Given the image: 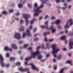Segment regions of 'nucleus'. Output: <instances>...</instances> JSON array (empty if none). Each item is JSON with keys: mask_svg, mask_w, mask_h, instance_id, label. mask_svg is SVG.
Wrapping results in <instances>:
<instances>
[{"mask_svg": "<svg viewBox=\"0 0 73 73\" xmlns=\"http://www.w3.org/2000/svg\"><path fill=\"white\" fill-rule=\"evenodd\" d=\"M22 43H23V41H20L19 42V44H22Z\"/></svg>", "mask_w": 73, "mask_h": 73, "instance_id": "40", "label": "nucleus"}, {"mask_svg": "<svg viewBox=\"0 0 73 73\" xmlns=\"http://www.w3.org/2000/svg\"><path fill=\"white\" fill-rule=\"evenodd\" d=\"M14 37L18 40H20L21 38L20 34L19 33H15L14 35Z\"/></svg>", "mask_w": 73, "mask_h": 73, "instance_id": "9", "label": "nucleus"}, {"mask_svg": "<svg viewBox=\"0 0 73 73\" xmlns=\"http://www.w3.org/2000/svg\"><path fill=\"white\" fill-rule=\"evenodd\" d=\"M68 23L69 21H68L67 22L66 25L64 26V28L65 29H68L69 27V26H68Z\"/></svg>", "mask_w": 73, "mask_h": 73, "instance_id": "16", "label": "nucleus"}, {"mask_svg": "<svg viewBox=\"0 0 73 73\" xmlns=\"http://www.w3.org/2000/svg\"><path fill=\"white\" fill-rule=\"evenodd\" d=\"M19 8H22V7H23V5L21 4H19Z\"/></svg>", "mask_w": 73, "mask_h": 73, "instance_id": "28", "label": "nucleus"}, {"mask_svg": "<svg viewBox=\"0 0 73 73\" xmlns=\"http://www.w3.org/2000/svg\"><path fill=\"white\" fill-rule=\"evenodd\" d=\"M42 58V56L41 55H39L38 56V58L40 60H41V59Z\"/></svg>", "mask_w": 73, "mask_h": 73, "instance_id": "21", "label": "nucleus"}, {"mask_svg": "<svg viewBox=\"0 0 73 73\" xmlns=\"http://www.w3.org/2000/svg\"><path fill=\"white\" fill-rule=\"evenodd\" d=\"M18 53H19V54H20L21 53V51H18Z\"/></svg>", "mask_w": 73, "mask_h": 73, "instance_id": "60", "label": "nucleus"}, {"mask_svg": "<svg viewBox=\"0 0 73 73\" xmlns=\"http://www.w3.org/2000/svg\"><path fill=\"white\" fill-rule=\"evenodd\" d=\"M48 18H49V16L48 15H46L44 18V19L45 20L46 19H48Z\"/></svg>", "mask_w": 73, "mask_h": 73, "instance_id": "36", "label": "nucleus"}, {"mask_svg": "<svg viewBox=\"0 0 73 73\" xmlns=\"http://www.w3.org/2000/svg\"><path fill=\"white\" fill-rule=\"evenodd\" d=\"M16 15L17 16H19L20 15V13H16Z\"/></svg>", "mask_w": 73, "mask_h": 73, "instance_id": "54", "label": "nucleus"}, {"mask_svg": "<svg viewBox=\"0 0 73 73\" xmlns=\"http://www.w3.org/2000/svg\"><path fill=\"white\" fill-rule=\"evenodd\" d=\"M5 50L7 51V50H9V51H12V49L11 48H9L7 46L5 47L4 48Z\"/></svg>", "mask_w": 73, "mask_h": 73, "instance_id": "11", "label": "nucleus"}, {"mask_svg": "<svg viewBox=\"0 0 73 73\" xmlns=\"http://www.w3.org/2000/svg\"><path fill=\"white\" fill-rule=\"evenodd\" d=\"M32 26H31L30 27V29H32Z\"/></svg>", "mask_w": 73, "mask_h": 73, "instance_id": "64", "label": "nucleus"}, {"mask_svg": "<svg viewBox=\"0 0 73 73\" xmlns=\"http://www.w3.org/2000/svg\"><path fill=\"white\" fill-rule=\"evenodd\" d=\"M59 29H61V28H62V27H61L59 25L58 27Z\"/></svg>", "mask_w": 73, "mask_h": 73, "instance_id": "44", "label": "nucleus"}, {"mask_svg": "<svg viewBox=\"0 0 73 73\" xmlns=\"http://www.w3.org/2000/svg\"><path fill=\"white\" fill-rule=\"evenodd\" d=\"M69 21L70 23V26H71L72 25H73V20L72 19H70L69 20Z\"/></svg>", "mask_w": 73, "mask_h": 73, "instance_id": "18", "label": "nucleus"}, {"mask_svg": "<svg viewBox=\"0 0 73 73\" xmlns=\"http://www.w3.org/2000/svg\"><path fill=\"white\" fill-rule=\"evenodd\" d=\"M0 62H1V65L2 67H4L5 66V64L3 62L4 61V59L3 57L1 54H0Z\"/></svg>", "mask_w": 73, "mask_h": 73, "instance_id": "6", "label": "nucleus"}, {"mask_svg": "<svg viewBox=\"0 0 73 73\" xmlns=\"http://www.w3.org/2000/svg\"><path fill=\"white\" fill-rule=\"evenodd\" d=\"M44 24L45 25H42L40 26V28H42V29H44V28H46L47 29H49V28H48V22L47 21H46L44 23Z\"/></svg>", "mask_w": 73, "mask_h": 73, "instance_id": "7", "label": "nucleus"}, {"mask_svg": "<svg viewBox=\"0 0 73 73\" xmlns=\"http://www.w3.org/2000/svg\"><path fill=\"white\" fill-rule=\"evenodd\" d=\"M68 33V31H67V30H66L65 31V33Z\"/></svg>", "mask_w": 73, "mask_h": 73, "instance_id": "53", "label": "nucleus"}, {"mask_svg": "<svg viewBox=\"0 0 73 73\" xmlns=\"http://www.w3.org/2000/svg\"><path fill=\"white\" fill-rule=\"evenodd\" d=\"M71 0H67V2H69L70 1H71Z\"/></svg>", "mask_w": 73, "mask_h": 73, "instance_id": "61", "label": "nucleus"}, {"mask_svg": "<svg viewBox=\"0 0 73 73\" xmlns=\"http://www.w3.org/2000/svg\"><path fill=\"white\" fill-rule=\"evenodd\" d=\"M11 46L14 49H17V46L15 44H12L11 45Z\"/></svg>", "mask_w": 73, "mask_h": 73, "instance_id": "14", "label": "nucleus"}, {"mask_svg": "<svg viewBox=\"0 0 73 73\" xmlns=\"http://www.w3.org/2000/svg\"><path fill=\"white\" fill-rule=\"evenodd\" d=\"M34 7L35 8H37L38 6L37 5V3H35L34 4Z\"/></svg>", "mask_w": 73, "mask_h": 73, "instance_id": "23", "label": "nucleus"}, {"mask_svg": "<svg viewBox=\"0 0 73 73\" xmlns=\"http://www.w3.org/2000/svg\"><path fill=\"white\" fill-rule=\"evenodd\" d=\"M56 32V29H53L52 30V33H54V32Z\"/></svg>", "mask_w": 73, "mask_h": 73, "instance_id": "35", "label": "nucleus"}, {"mask_svg": "<svg viewBox=\"0 0 73 73\" xmlns=\"http://www.w3.org/2000/svg\"><path fill=\"white\" fill-rule=\"evenodd\" d=\"M24 23V21L23 20H21L20 21V23L21 24H22L23 23Z\"/></svg>", "mask_w": 73, "mask_h": 73, "instance_id": "31", "label": "nucleus"}, {"mask_svg": "<svg viewBox=\"0 0 73 73\" xmlns=\"http://www.w3.org/2000/svg\"><path fill=\"white\" fill-rule=\"evenodd\" d=\"M27 46H28V44H25L24 46V47L25 48H27Z\"/></svg>", "mask_w": 73, "mask_h": 73, "instance_id": "29", "label": "nucleus"}, {"mask_svg": "<svg viewBox=\"0 0 73 73\" xmlns=\"http://www.w3.org/2000/svg\"><path fill=\"white\" fill-rule=\"evenodd\" d=\"M53 61L54 62H56V59H53Z\"/></svg>", "mask_w": 73, "mask_h": 73, "instance_id": "45", "label": "nucleus"}, {"mask_svg": "<svg viewBox=\"0 0 73 73\" xmlns=\"http://www.w3.org/2000/svg\"><path fill=\"white\" fill-rule=\"evenodd\" d=\"M49 41L50 42H52L53 41V39H49Z\"/></svg>", "mask_w": 73, "mask_h": 73, "instance_id": "43", "label": "nucleus"}, {"mask_svg": "<svg viewBox=\"0 0 73 73\" xmlns=\"http://www.w3.org/2000/svg\"><path fill=\"white\" fill-rule=\"evenodd\" d=\"M10 60H11V61H14L15 60V58L14 57H11L10 58Z\"/></svg>", "mask_w": 73, "mask_h": 73, "instance_id": "26", "label": "nucleus"}, {"mask_svg": "<svg viewBox=\"0 0 73 73\" xmlns=\"http://www.w3.org/2000/svg\"><path fill=\"white\" fill-rule=\"evenodd\" d=\"M16 64L18 66H20V62H18Z\"/></svg>", "mask_w": 73, "mask_h": 73, "instance_id": "30", "label": "nucleus"}, {"mask_svg": "<svg viewBox=\"0 0 73 73\" xmlns=\"http://www.w3.org/2000/svg\"><path fill=\"white\" fill-rule=\"evenodd\" d=\"M37 36V34H35L34 35V36L36 37V36Z\"/></svg>", "mask_w": 73, "mask_h": 73, "instance_id": "62", "label": "nucleus"}, {"mask_svg": "<svg viewBox=\"0 0 73 73\" xmlns=\"http://www.w3.org/2000/svg\"><path fill=\"white\" fill-rule=\"evenodd\" d=\"M36 30H37V29H35L33 31L34 32H36Z\"/></svg>", "mask_w": 73, "mask_h": 73, "instance_id": "52", "label": "nucleus"}, {"mask_svg": "<svg viewBox=\"0 0 73 73\" xmlns=\"http://www.w3.org/2000/svg\"><path fill=\"white\" fill-rule=\"evenodd\" d=\"M19 70L21 72H25V71H26V72H27V73H31L29 72V68H27L23 69L22 67H21L19 69Z\"/></svg>", "mask_w": 73, "mask_h": 73, "instance_id": "8", "label": "nucleus"}, {"mask_svg": "<svg viewBox=\"0 0 73 73\" xmlns=\"http://www.w3.org/2000/svg\"><path fill=\"white\" fill-rule=\"evenodd\" d=\"M49 54H47L46 55V57H49Z\"/></svg>", "mask_w": 73, "mask_h": 73, "instance_id": "57", "label": "nucleus"}, {"mask_svg": "<svg viewBox=\"0 0 73 73\" xmlns=\"http://www.w3.org/2000/svg\"><path fill=\"white\" fill-rule=\"evenodd\" d=\"M32 47H30V48H28V50H32Z\"/></svg>", "mask_w": 73, "mask_h": 73, "instance_id": "49", "label": "nucleus"}, {"mask_svg": "<svg viewBox=\"0 0 73 73\" xmlns=\"http://www.w3.org/2000/svg\"><path fill=\"white\" fill-rule=\"evenodd\" d=\"M63 50L64 51H65V50H66V48H64L63 49Z\"/></svg>", "mask_w": 73, "mask_h": 73, "instance_id": "56", "label": "nucleus"}, {"mask_svg": "<svg viewBox=\"0 0 73 73\" xmlns=\"http://www.w3.org/2000/svg\"><path fill=\"white\" fill-rule=\"evenodd\" d=\"M51 19L52 20H54V19H55V17H51Z\"/></svg>", "mask_w": 73, "mask_h": 73, "instance_id": "46", "label": "nucleus"}, {"mask_svg": "<svg viewBox=\"0 0 73 73\" xmlns=\"http://www.w3.org/2000/svg\"><path fill=\"white\" fill-rule=\"evenodd\" d=\"M23 17L26 20V25L27 26V25H28V18H29V17H31V15L28 14H25L23 15Z\"/></svg>", "mask_w": 73, "mask_h": 73, "instance_id": "4", "label": "nucleus"}, {"mask_svg": "<svg viewBox=\"0 0 73 73\" xmlns=\"http://www.w3.org/2000/svg\"><path fill=\"white\" fill-rule=\"evenodd\" d=\"M9 12L11 13L13 12V10H9Z\"/></svg>", "mask_w": 73, "mask_h": 73, "instance_id": "39", "label": "nucleus"}, {"mask_svg": "<svg viewBox=\"0 0 73 73\" xmlns=\"http://www.w3.org/2000/svg\"><path fill=\"white\" fill-rule=\"evenodd\" d=\"M60 0H56V3H59V2H60Z\"/></svg>", "mask_w": 73, "mask_h": 73, "instance_id": "48", "label": "nucleus"}, {"mask_svg": "<svg viewBox=\"0 0 73 73\" xmlns=\"http://www.w3.org/2000/svg\"><path fill=\"white\" fill-rule=\"evenodd\" d=\"M28 6L29 8H31L32 5L31 4H28Z\"/></svg>", "mask_w": 73, "mask_h": 73, "instance_id": "32", "label": "nucleus"}, {"mask_svg": "<svg viewBox=\"0 0 73 73\" xmlns=\"http://www.w3.org/2000/svg\"><path fill=\"white\" fill-rule=\"evenodd\" d=\"M48 0H44L43 1V0H41L42 2V4L41 5H40L38 9H34V12H35V15H34V16H38V15L39 13H41L42 12V11L41 10L39 11L40 9L42 8H43L44 7V6L42 4L44 3H45L46 2H48Z\"/></svg>", "mask_w": 73, "mask_h": 73, "instance_id": "2", "label": "nucleus"}, {"mask_svg": "<svg viewBox=\"0 0 73 73\" xmlns=\"http://www.w3.org/2000/svg\"><path fill=\"white\" fill-rule=\"evenodd\" d=\"M42 49H44V44H43L41 46H38L36 48L37 49H39L40 48H41Z\"/></svg>", "mask_w": 73, "mask_h": 73, "instance_id": "15", "label": "nucleus"}, {"mask_svg": "<svg viewBox=\"0 0 73 73\" xmlns=\"http://www.w3.org/2000/svg\"><path fill=\"white\" fill-rule=\"evenodd\" d=\"M69 45L70 46V47L69 48V49H72L73 47H72V45H73V42H72L70 41L69 42Z\"/></svg>", "mask_w": 73, "mask_h": 73, "instance_id": "12", "label": "nucleus"}, {"mask_svg": "<svg viewBox=\"0 0 73 73\" xmlns=\"http://www.w3.org/2000/svg\"><path fill=\"white\" fill-rule=\"evenodd\" d=\"M36 20V19H34V20H32V21H31V23L30 24H33V22H34V20Z\"/></svg>", "mask_w": 73, "mask_h": 73, "instance_id": "27", "label": "nucleus"}, {"mask_svg": "<svg viewBox=\"0 0 73 73\" xmlns=\"http://www.w3.org/2000/svg\"><path fill=\"white\" fill-rule=\"evenodd\" d=\"M65 68H62V69H61L59 72L60 73H63V72L64 71V70Z\"/></svg>", "mask_w": 73, "mask_h": 73, "instance_id": "24", "label": "nucleus"}, {"mask_svg": "<svg viewBox=\"0 0 73 73\" xmlns=\"http://www.w3.org/2000/svg\"><path fill=\"white\" fill-rule=\"evenodd\" d=\"M40 54V52L37 51L35 52V53H32L31 54V56H30L28 58H26L25 59V60H26V61L25 63V65H31L32 66V68L33 69H34L35 70H36L37 71H38L39 70V69L38 68H36L35 67L33 64H28L27 63L28 61V60H30V59H32V58H35L36 57V56L37 54Z\"/></svg>", "mask_w": 73, "mask_h": 73, "instance_id": "1", "label": "nucleus"}, {"mask_svg": "<svg viewBox=\"0 0 73 73\" xmlns=\"http://www.w3.org/2000/svg\"><path fill=\"white\" fill-rule=\"evenodd\" d=\"M72 60H70L68 61H67V62H66V63H68V64H70L71 65H72Z\"/></svg>", "mask_w": 73, "mask_h": 73, "instance_id": "20", "label": "nucleus"}, {"mask_svg": "<svg viewBox=\"0 0 73 73\" xmlns=\"http://www.w3.org/2000/svg\"><path fill=\"white\" fill-rule=\"evenodd\" d=\"M60 23V21L59 20H57L56 22H52V24H58Z\"/></svg>", "mask_w": 73, "mask_h": 73, "instance_id": "13", "label": "nucleus"}, {"mask_svg": "<svg viewBox=\"0 0 73 73\" xmlns=\"http://www.w3.org/2000/svg\"><path fill=\"white\" fill-rule=\"evenodd\" d=\"M9 56V53H7L6 54V57H8Z\"/></svg>", "mask_w": 73, "mask_h": 73, "instance_id": "37", "label": "nucleus"}, {"mask_svg": "<svg viewBox=\"0 0 73 73\" xmlns=\"http://www.w3.org/2000/svg\"><path fill=\"white\" fill-rule=\"evenodd\" d=\"M4 71H0V73H3Z\"/></svg>", "mask_w": 73, "mask_h": 73, "instance_id": "58", "label": "nucleus"}, {"mask_svg": "<svg viewBox=\"0 0 73 73\" xmlns=\"http://www.w3.org/2000/svg\"><path fill=\"white\" fill-rule=\"evenodd\" d=\"M72 7V6L71 5H70L68 6V8L69 9L70 8H71V7Z\"/></svg>", "mask_w": 73, "mask_h": 73, "instance_id": "59", "label": "nucleus"}, {"mask_svg": "<svg viewBox=\"0 0 73 73\" xmlns=\"http://www.w3.org/2000/svg\"><path fill=\"white\" fill-rule=\"evenodd\" d=\"M66 36H62L60 38V39H61V40H64L65 41V44H67V43H68V41H67V40H66Z\"/></svg>", "mask_w": 73, "mask_h": 73, "instance_id": "10", "label": "nucleus"}, {"mask_svg": "<svg viewBox=\"0 0 73 73\" xmlns=\"http://www.w3.org/2000/svg\"><path fill=\"white\" fill-rule=\"evenodd\" d=\"M62 57V55L60 54L58 56L57 58L58 60H60V59H61V58Z\"/></svg>", "mask_w": 73, "mask_h": 73, "instance_id": "22", "label": "nucleus"}, {"mask_svg": "<svg viewBox=\"0 0 73 73\" xmlns=\"http://www.w3.org/2000/svg\"><path fill=\"white\" fill-rule=\"evenodd\" d=\"M45 41L46 42V41H47V38H45Z\"/></svg>", "mask_w": 73, "mask_h": 73, "instance_id": "51", "label": "nucleus"}, {"mask_svg": "<svg viewBox=\"0 0 73 73\" xmlns=\"http://www.w3.org/2000/svg\"><path fill=\"white\" fill-rule=\"evenodd\" d=\"M24 29H25V28H24V27H20L19 31H24Z\"/></svg>", "mask_w": 73, "mask_h": 73, "instance_id": "17", "label": "nucleus"}, {"mask_svg": "<svg viewBox=\"0 0 73 73\" xmlns=\"http://www.w3.org/2000/svg\"><path fill=\"white\" fill-rule=\"evenodd\" d=\"M56 69H57V66H56L54 68V70H56Z\"/></svg>", "mask_w": 73, "mask_h": 73, "instance_id": "50", "label": "nucleus"}, {"mask_svg": "<svg viewBox=\"0 0 73 73\" xmlns=\"http://www.w3.org/2000/svg\"><path fill=\"white\" fill-rule=\"evenodd\" d=\"M54 28L53 26H52L50 27V29H51V30H52Z\"/></svg>", "mask_w": 73, "mask_h": 73, "instance_id": "41", "label": "nucleus"}, {"mask_svg": "<svg viewBox=\"0 0 73 73\" xmlns=\"http://www.w3.org/2000/svg\"><path fill=\"white\" fill-rule=\"evenodd\" d=\"M42 17H40L39 18V20H41L42 19Z\"/></svg>", "mask_w": 73, "mask_h": 73, "instance_id": "42", "label": "nucleus"}, {"mask_svg": "<svg viewBox=\"0 0 73 73\" xmlns=\"http://www.w3.org/2000/svg\"><path fill=\"white\" fill-rule=\"evenodd\" d=\"M23 57H22L21 58V60H23Z\"/></svg>", "mask_w": 73, "mask_h": 73, "instance_id": "63", "label": "nucleus"}, {"mask_svg": "<svg viewBox=\"0 0 73 73\" xmlns=\"http://www.w3.org/2000/svg\"><path fill=\"white\" fill-rule=\"evenodd\" d=\"M71 55H72V54H71V53H69L68 54L69 56L70 57Z\"/></svg>", "mask_w": 73, "mask_h": 73, "instance_id": "55", "label": "nucleus"}, {"mask_svg": "<svg viewBox=\"0 0 73 73\" xmlns=\"http://www.w3.org/2000/svg\"><path fill=\"white\" fill-rule=\"evenodd\" d=\"M48 34H50V33L48 32V33H44V36H45H45H46V35H48Z\"/></svg>", "mask_w": 73, "mask_h": 73, "instance_id": "25", "label": "nucleus"}, {"mask_svg": "<svg viewBox=\"0 0 73 73\" xmlns=\"http://www.w3.org/2000/svg\"><path fill=\"white\" fill-rule=\"evenodd\" d=\"M27 34L25 33H24L23 35V37L24 38L25 37V36H26V35H28V37H30L31 36V34L30 33V31H29V29H27L26 31Z\"/></svg>", "mask_w": 73, "mask_h": 73, "instance_id": "5", "label": "nucleus"}, {"mask_svg": "<svg viewBox=\"0 0 73 73\" xmlns=\"http://www.w3.org/2000/svg\"><path fill=\"white\" fill-rule=\"evenodd\" d=\"M2 13L4 14V15H6L7 14V12H6V11H4L2 12Z\"/></svg>", "mask_w": 73, "mask_h": 73, "instance_id": "34", "label": "nucleus"}, {"mask_svg": "<svg viewBox=\"0 0 73 73\" xmlns=\"http://www.w3.org/2000/svg\"><path fill=\"white\" fill-rule=\"evenodd\" d=\"M64 6H65V7H62V9L63 10H64L66 8V7H67V4L66 3H65L64 4Z\"/></svg>", "mask_w": 73, "mask_h": 73, "instance_id": "19", "label": "nucleus"}, {"mask_svg": "<svg viewBox=\"0 0 73 73\" xmlns=\"http://www.w3.org/2000/svg\"><path fill=\"white\" fill-rule=\"evenodd\" d=\"M49 43H47V44H46V46L47 47V48H48L49 49Z\"/></svg>", "mask_w": 73, "mask_h": 73, "instance_id": "33", "label": "nucleus"}, {"mask_svg": "<svg viewBox=\"0 0 73 73\" xmlns=\"http://www.w3.org/2000/svg\"><path fill=\"white\" fill-rule=\"evenodd\" d=\"M52 48L53 51L52 52V53L54 54V57H56V53L60 50V49L56 48V45L53 44L52 45Z\"/></svg>", "mask_w": 73, "mask_h": 73, "instance_id": "3", "label": "nucleus"}, {"mask_svg": "<svg viewBox=\"0 0 73 73\" xmlns=\"http://www.w3.org/2000/svg\"><path fill=\"white\" fill-rule=\"evenodd\" d=\"M38 40V38H35L34 39V41H37Z\"/></svg>", "mask_w": 73, "mask_h": 73, "instance_id": "38", "label": "nucleus"}, {"mask_svg": "<svg viewBox=\"0 0 73 73\" xmlns=\"http://www.w3.org/2000/svg\"><path fill=\"white\" fill-rule=\"evenodd\" d=\"M10 65L9 64H7V65H6V67H9V66Z\"/></svg>", "mask_w": 73, "mask_h": 73, "instance_id": "47", "label": "nucleus"}]
</instances>
